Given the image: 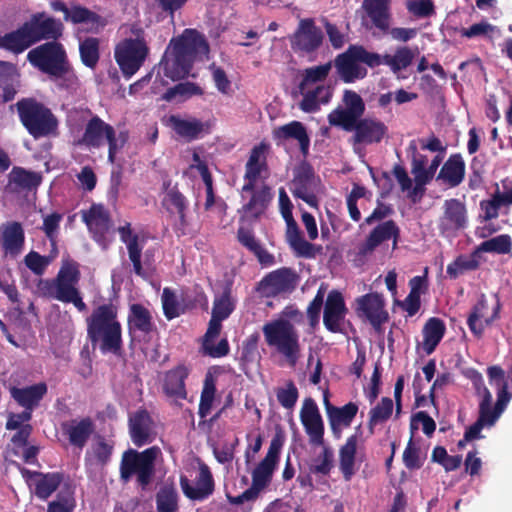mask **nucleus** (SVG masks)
Segmentation results:
<instances>
[{"label": "nucleus", "instance_id": "8fccbe9b", "mask_svg": "<svg viewBox=\"0 0 512 512\" xmlns=\"http://www.w3.org/2000/svg\"><path fill=\"white\" fill-rule=\"evenodd\" d=\"M9 184H14L18 190L31 191L36 189L42 182V176L22 167H13L9 175Z\"/></svg>", "mask_w": 512, "mask_h": 512}, {"label": "nucleus", "instance_id": "4d7b16f0", "mask_svg": "<svg viewBox=\"0 0 512 512\" xmlns=\"http://www.w3.org/2000/svg\"><path fill=\"white\" fill-rule=\"evenodd\" d=\"M414 56L413 51L409 47H398L394 55H384V65L389 66L391 71L397 74L412 64Z\"/></svg>", "mask_w": 512, "mask_h": 512}, {"label": "nucleus", "instance_id": "9b49d317", "mask_svg": "<svg viewBox=\"0 0 512 512\" xmlns=\"http://www.w3.org/2000/svg\"><path fill=\"white\" fill-rule=\"evenodd\" d=\"M149 48L143 38H128L115 47L114 58L123 76L131 78L143 65Z\"/></svg>", "mask_w": 512, "mask_h": 512}, {"label": "nucleus", "instance_id": "f8f14e48", "mask_svg": "<svg viewBox=\"0 0 512 512\" xmlns=\"http://www.w3.org/2000/svg\"><path fill=\"white\" fill-rule=\"evenodd\" d=\"M385 306L384 296L371 292L355 299L354 310L358 318L369 322L376 332H381L383 324L389 320Z\"/></svg>", "mask_w": 512, "mask_h": 512}, {"label": "nucleus", "instance_id": "f03ea898", "mask_svg": "<svg viewBox=\"0 0 512 512\" xmlns=\"http://www.w3.org/2000/svg\"><path fill=\"white\" fill-rule=\"evenodd\" d=\"M87 338L92 347L102 353L119 355L122 350V326L118 320V307L112 303L99 305L86 319Z\"/></svg>", "mask_w": 512, "mask_h": 512}, {"label": "nucleus", "instance_id": "680f3d73", "mask_svg": "<svg viewBox=\"0 0 512 512\" xmlns=\"http://www.w3.org/2000/svg\"><path fill=\"white\" fill-rule=\"evenodd\" d=\"M215 393V380L211 373H207L204 379L198 408V414L200 418H205L210 413L215 398Z\"/></svg>", "mask_w": 512, "mask_h": 512}, {"label": "nucleus", "instance_id": "aec40b11", "mask_svg": "<svg viewBox=\"0 0 512 512\" xmlns=\"http://www.w3.org/2000/svg\"><path fill=\"white\" fill-rule=\"evenodd\" d=\"M393 240V249L398 245L400 239V228L394 220H387L374 227L365 241L358 246V255L366 257L372 254L375 249L385 241Z\"/></svg>", "mask_w": 512, "mask_h": 512}, {"label": "nucleus", "instance_id": "7c9ffc66", "mask_svg": "<svg viewBox=\"0 0 512 512\" xmlns=\"http://www.w3.org/2000/svg\"><path fill=\"white\" fill-rule=\"evenodd\" d=\"M61 428L63 434L68 437L69 443L76 448L82 449L94 433L95 424L93 419L87 416L64 422Z\"/></svg>", "mask_w": 512, "mask_h": 512}, {"label": "nucleus", "instance_id": "a211bd4d", "mask_svg": "<svg viewBox=\"0 0 512 512\" xmlns=\"http://www.w3.org/2000/svg\"><path fill=\"white\" fill-rule=\"evenodd\" d=\"M298 276L291 268L282 267L265 275L257 290L266 297L277 296L295 289Z\"/></svg>", "mask_w": 512, "mask_h": 512}, {"label": "nucleus", "instance_id": "ea45409f", "mask_svg": "<svg viewBox=\"0 0 512 512\" xmlns=\"http://www.w3.org/2000/svg\"><path fill=\"white\" fill-rule=\"evenodd\" d=\"M20 88V74L15 64L0 60V104L14 100Z\"/></svg>", "mask_w": 512, "mask_h": 512}, {"label": "nucleus", "instance_id": "6e6d98bb", "mask_svg": "<svg viewBox=\"0 0 512 512\" xmlns=\"http://www.w3.org/2000/svg\"><path fill=\"white\" fill-rule=\"evenodd\" d=\"M63 479V474L60 472L41 473L35 483V495L42 500L48 499L58 489Z\"/></svg>", "mask_w": 512, "mask_h": 512}, {"label": "nucleus", "instance_id": "f257e3e1", "mask_svg": "<svg viewBox=\"0 0 512 512\" xmlns=\"http://www.w3.org/2000/svg\"><path fill=\"white\" fill-rule=\"evenodd\" d=\"M208 53L209 45L204 35L195 29H185L170 40L160 66L171 80L184 79L189 76L194 62Z\"/></svg>", "mask_w": 512, "mask_h": 512}, {"label": "nucleus", "instance_id": "58836bf2", "mask_svg": "<svg viewBox=\"0 0 512 512\" xmlns=\"http://www.w3.org/2000/svg\"><path fill=\"white\" fill-rule=\"evenodd\" d=\"M465 172L466 164L462 155L454 153L444 162L436 176V180L441 181L450 188H455L463 182Z\"/></svg>", "mask_w": 512, "mask_h": 512}, {"label": "nucleus", "instance_id": "dca6fc26", "mask_svg": "<svg viewBox=\"0 0 512 512\" xmlns=\"http://www.w3.org/2000/svg\"><path fill=\"white\" fill-rule=\"evenodd\" d=\"M81 217L93 240L104 249L107 248L109 244L107 234L111 228V217L105 206L94 203L89 209L81 210Z\"/></svg>", "mask_w": 512, "mask_h": 512}, {"label": "nucleus", "instance_id": "338daca9", "mask_svg": "<svg viewBox=\"0 0 512 512\" xmlns=\"http://www.w3.org/2000/svg\"><path fill=\"white\" fill-rule=\"evenodd\" d=\"M279 404L285 409H293L297 403L299 392L292 380L285 383V386L275 390Z\"/></svg>", "mask_w": 512, "mask_h": 512}, {"label": "nucleus", "instance_id": "69168bd1", "mask_svg": "<svg viewBox=\"0 0 512 512\" xmlns=\"http://www.w3.org/2000/svg\"><path fill=\"white\" fill-rule=\"evenodd\" d=\"M358 118L345 108L338 107L328 114V122L331 126L341 127L345 131H353Z\"/></svg>", "mask_w": 512, "mask_h": 512}, {"label": "nucleus", "instance_id": "e2e57ef3", "mask_svg": "<svg viewBox=\"0 0 512 512\" xmlns=\"http://www.w3.org/2000/svg\"><path fill=\"white\" fill-rule=\"evenodd\" d=\"M332 68V63L327 62L322 65L309 67L304 70L303 78L299 83V89L301 92L304 89L314 83L323 82L328 77Z\"/></svg>", "mask_w": 512, "mask_h": 512}, {"label": "nucleus", "instance_id": "864d4df0", "mask_svg": "<svg viewBox=\"0 0 512 512\" xmlns=\"http://www.w3.org/2000/svg\"><path fill=\"white\" fill-rule=\"evenodd\" d=\"M79 54L83 65L94 69L100 59V40L96 37L79 38Z\"/></svg>", "mask_w": 512, "mask_h": 512}, {"label": "nucleus", "instance_id": "412c9836", "mask_svg": "<svg viewBox=\"0 0 512 512\" xmlns=\"http://www.w3.org/2000/svg\"><path fill=\"white\" fill-rule=\"evenodd\" d=\"M323 37L312 18L302 19L291 38V46L295 51L312 53L322 45Z\"/></svg>", "mask_w": 512, "mask_h": 512}, {"label": "nucleus", "instance_id": "bb28decb", "mask_svg": "<svg viewBox=\"0 0 512 512\" xmlns=\"http://www.w3.org/2000/svg\"><path fill=\"white\" fill-rule=\"evenodd\" d=\"M242 197L246 193H250L251 197L247 203H245L242 208L239 210L242 213L241 219L252 218L257 220L260 218L262 214H264L267 209L269 203L273 199V193L267 184L263 183L260 187H256L254 184L253 190L242 191Z\"/></svg>", "mask_w": 512, "mask_h": 512}, {"label": "nucleus", "instance_id": "5701e85b", "mask_svg": "<svg viewBox=\"0 0 512 512\" xmlns=\"http://www.w3.org/2000/svg\"><path fill=\"white\" fill-rule=\"evenodd\" d=\"M163 188L165 190L164 196L162 198L161 204L162 207L172 216H178V224L176 225L177 230H181L182 234H184L185 228L188 225V221L186 218V212L188 210V200L181 193L177 187V185L171 187V181H164Z\"/></svg>", "mask_w": 512, "mask_h": 512}, {"label": "nucleus", "instance_id": "7ed1b4c3", "mask_svg": "<svg viewBox=\"0 0 512 512\" xmlns=\"http://www.w3.org/2000/svg\"><path fill=\"white\" fill-rule=\"evenodd\" d=\"M80 276L78 263L67 261L63 263L54 279H41L38 289L42 296L63 303H72L78 311L83 312L87 306L77 288Z\"/></svg>", "mask_w": 512, "mask_h": 512}, {"label": "nucleus", "instance_id": "09e8293b", "mask_svg": "<svg viewBox=\"0 0 512 512\" xmlns=\"http://www.w3.org/2000/svg\"><path fill=\"white\" fill-rule=\"evenodd\" d=\"M169 123L175 133L187 141L198 139L204 131V124L199 119L185 120L172 115Z\"/></svg>", "mask_w": 512, "mask_h": 512}, {"label": "nucleus", "instance_id": "2eb2a0df", "mask_svg": "<svg viewBox=\"0 0 512 512\" xmlns=\"http://www.w3.org/2000/svg\"><path fill=\"white\" fill-rule=\"evenodd\" d=\"M283 446V438L276 434L271 442L266 456L257 464L252 471L251 487L260 493L272 481L273 472L279 461V455Z\"/></svg>", "mask_w": 512, "mask_h": 512}, {"label": "nucleus", "instance_id": "bf43d9fd", "mask_svg": "<svg viewBox=\"0 0 512 512\" xmlns=\"http://www.w3.org/2000/svg\"><path fill=\"white\" fill-rule=\"evenodd\" d=\"M203 94L204 91L198 84L186 81L167 89L163 95V99L173 101L179 97L180 100H186L192 96H201Z\"/></svg>", "mask_w": 512, "mask_h": 512}, {"label": "nucleus", "instance_id": "c9c22d12", "mask_svg": "<svg viewBox=\"0 0 512 512\" xmlns=\"http://www.w3.org/2000/svg\"><path fill=\"white\" fill-rule=\"evenodd\" d=\"M189 374L190 371L184 364H179L168 370L164 375L162 385L165 395L171 398L185 400L187 398L185 381Z\"/></svg>", "mask_w": 512, "mask_h": 512}, {"label": "nucleus", "instance_id": "6e6552de", "mask_svg": "<svg viewBox=\"0 0 512 512\" xmlns=\"http://www.w3.org/2000/svg\"><path fill=\"white\" fill-rule=\"evenodd\" d=\"M160 453L156 446L138 452L129 449L123 453L120 464V477L128 482L133 475L137 476V482L142 487L148 486L154 475L155 460Z\"/></svg>", "mask_w": 512, "mask_h": 512}, {"label": "nucleus", "instance_id": "4be33fe9", "mask_svg": "<svg viewBox=\"0 0 512 512\" xmlns=\"http://www.w3.org/2000/svg\"><path fill=\"white\" fill-rule=\"evenodd\" d=\"M334 67L344 83H353L367 76V69L361 65L356 45H350L345 52L338 54L334 59Z\"/></svg>", "mask_w": 512, "mask_h": 512}, {"label": "nucleus", "instance_id": "72a5a7b5", "mask_svg": "<svg viewBox=\"0 0 512 512\" xmlns=\"http://www.w3.org/2000/svg\"><path fill=\"white\" fill-rule=\"evenodd\" d=\"M222 320L211 317L206 333L203 337L202 350L204 355L212 358H221L229 354L230 346L227 338H222L217 345L215 339L220 335Z\"/></svg>", "mask_w": 512, "mask_h": 512}, {"label": "nucleus", "instance_id": "b1692460", "mask_svg": "<svg viewBox=\"0 0 512 512\" xmlns=\"http://www.w3.org/2000/svg\"><path fill=\"white\" fill-rule=\"evenodd\" d=\"M353 131V144H378L388 136V126L377 118H359Z\"/></svg>", "mask_w": 512, "mask_h": 512}, {"label": "nucleus", "instance_id": "4c0bfd02", "mask_svg": "<svg viewBox=\"0 0 512 512\" xmlns=\"http://www.w3.org/2000/svg\"><path fill=\"white\" fill-rule=\"evenodd\" d=\"M391 0H363L362 8L371 21V26L387 34L391 22Z\"/></svg>", "mask_w": 512, "mask_h": 512}, {"label": "nucleus", "instance_id": "473e14b6", "mask_svg": "<svg viewBox=\"0 0 512 512\" xmlns=\"http://www.w3.org/2000/svg\"><path fill=\"white\" fill-rule=\"evenodd\" d=\"M315 184L313 167L307 162L299 165L295 170L293 179L294 196L311 205L315 199L313 195Z\"/></svg>", "mask_w": 512, "mask_h": 512}, {"label": "nucleus", "instance_id": "5fc2aeb1", "mask_svg": "<svg viewBox=\"0 0 512 512\" xmlns=\"http://www.w3.org/2000/svg\"><path fill=\"white\" fill-rule=\"evenodd\" d=\"M479 253L475 250L470 255H459L453 262L448 264L446 273L451 279H457L468 271H474L479 267Z\"/></svg>", "mask_w": 512, "mask_h": 512}, {"label": "nucleus", "instance_id": "1a4fd4ad", "mask_svg": "<svg viewBox=\"0 0 512 512\" xmlns=\"http://www.w3.org/2000/svg\"><path fill=\"white\" fill-rule=\"evenodd\" d=\"M54 11L63 13V20L73 25H78L77 34H99L107 25V20L100 14L90 10L89 8L71 3L67 5L60 0L51 2Z\"/></svg>", "mask_w": 512, "mask_h": 512}, {"label": "nucleus", "instance_id": "cd10ccee", "mask_svg": "<svg viewBox=\"0 0 512 512\" xmlns=\"http://www.w3.org/2000/svg\"><path fill=\"white\" fill-rule=\"evenodd\" d=\"M180 486L184 495L193 501H203L214 491L213 476L206 465L200 468L196 483L193 486L186 476L180 477Z\"/></svg>", "mask_w": 512, "mask_h": 512}, {"label": "nucleus", "instance_id": "a878e982", "mask_svg": "<svg viewBox=\"0 0 512 512\" xmlns=\"http://www.w3.org/2000/svg\"><path fill=\"white\" fill-rule=\"evenodd\" d=\"M346 313L347 307L342 294L337 290L330 291L324 306L323 323L325 328L332 333H342Z\"/></svg>", "mask_w": 512, "mask_h": 512}, {"label": "nucleus", "instance_id": "603ef678", "mask_svg": "<svg viewBox=\"0 0 512 512\" xmlns=\"http://www.w3.org/2000/svg\"><path fill=\"white\" fill-rule=\"evenodd\" d=\"M31 47L27 34L24 30L23 25L18 29L0 35V48L6 51L12 52L16 55L24 52L26 49Z\"/></svg>", "mask_w": 512, "mask_h": 512}, {"label": "nucleus", "instance_id": "052dcab7", "mask_svg": "<svg viewBox=\"0 0 512 512\" xmlns=\"http://www.w3.org/2000/svg\"><path fill=\"white\" fill-rule=\"evenodd\" d=\"M393 401L389 397H383L381 401L369 412L368 428L371 434L374 433V427L386 422L392 415Z\"/></svg>", "mask_w": 512, "mask_h": 512}, {"label": "nucleus", "instance_id": "c756f323", "mask_svg": "<svg viewBox=\"0 0 512 512\" xmlns=\"http://www.w3.org/2000/svg\"><path fill=\"white\" fill-rule=\"evenodd\" d=\"M268 145L264 142L255 145L251 151L248 161L245 165L244 180L245 183L242 186V191L253 190L254 184L257 183L261 173L267 170V159L266 152Z\"/></svg>", "mask_w": 512, "mask_h": 512}, {"label": "nucleus", "instance_id": "9d476101", "mask_svg": "<svg viewBox=\"0 0 512 512\" xmlns=\"http://www.w3.org/2000/svg\"><path fill=\"white\" fill-rule=\"evenodd\" d=\"M506 407L507 397L504 391L499 395V401H496L495 405L492 407V394L488 388H484L483 398L479 402L478 418L466 429L464 442L482 438L481 430L484 427L494 426Z\"/></svg>", "mask_w": 512, "mask_h": 512}, {"label": "nucleus", "instance_id": "79ce46f5", "mask_svg": "<svg viewBox=\"0 0 512 512\" xmlns=\"http://www.w3.org/2000/svg\"><path fill=\"white\" fill-rule=\"evenodd\" d=\"M47 390L46 383L39 382L23 388L13 386L10 388V395L21 407L33 411L46 395Z\"/></svg>", "mask_w": 512, "mask_h": 512}, {"label": "nucleus", "instance_id": "423d86ee", "mask_svg": "<svg viewBox=\"0 0 512 512\" xmlns=\"http://www.w3.org/2000/svg\"><path fill=\"white\" fill-rule=\"evenodd\" d=\"M268 346L285 356L291 365H295L300 356L299 334L294 325L286 319H276L262 328Z\"/></svg>", "mask_w": 512, "mask_h": 512}, {"label": "nucleus", "instance_id": "774afa93", "mask_svg": "<svg viewBox=\"0 0 512 512\" xmlns=\"http://www.w3.org/2000/svg\"><path fill=\"white\" fill-rule=\"evenodd\" d=\"M333 468V452L324 446L320 455L314 459L310 466V472L315 475L327 476Z\"/></svg>", "mask_w": 512, "mask_h": 512}, {"label": "nucleus", "instance_id": "6ab92c4d", "mask_svg": "<svg viewBox=\"0 0 512 512\" xmlns=\"http://www.w3.org/2000/svg\"><path fill=\"white\" fill-rule=\"evenodd\" d=\"M300 421L313 446H324V422L312 398H305L300 410Z\"/></svg>", "mask_w": 512, "mask_h": 512}, {"label": "nucleus", "instance_id": "0eeeda50", "mask_svg": "<svg viewBox=\"0 0 512 512\" xmlns=\"http://www.w3.org/2000/svg\"><path fill=\"white\" fill-rule=\"evenodd\" d=\"M27 60L41 72L56 79L63 78L71 69L66 51L58 41H48L31 49Z\"/></svg>", "mask_w": 512, "mask_h": 512}, {"label": "nucleus", "instance_id": "f3484780", "mask_svg": "<svg viewBox=\"0 0 512 512\" xmlns=\"http://www.w3.org/2000/svg\"><path fill=\"white\" fill-rule=\"evenodd\" d=\"M127 329L131 341L151 340V335L157 332L150 311L142 304L135 303L129 308Z\"/></svg>", "mask_w": 512, "mask_h": 512}, {"label": "nucleus", "instance_id": "ddd939ff", "mask_svg": "<svg viewBox=\"0 0 512 512\" xmlns=\"http://www.w3.org/2000/svg\"><path fill=\"white\" fill-rule=\"evenodd\" d=\"M492 301L491 314L488 315V299L486 295L482 293L467 318V325L471 333L477 338L482 337L486 326H490L500 317L502 304L497 293L492 294Z\"/></svg>", "mask_w": 512, "mask_h": 512}, {"label": "nucleus", "instance_id": "a18cd8bd", "mask_svg": "<svg viewBox=\"0 0 512 512\" xmlns=\"http://www.w3.org/2000/svg\"><path fill=\"white\" fill-rule=\"evenodd\" d=\"M446 332V326L442 319L431 317L423 326V350L427 355L432 354L441 342Z\"/></svg>", "mask_w": 512, "mask_h": 512}, {"label": "nucleus", "instance_id": "4468645a", "mask_svg": "<svg viewBox=\"0 0 512 512\" xmlns=\"http://www.w3.org/2000/svg\"><path fill=\"white\" fill-rule=\"evenodd\" d=\"M22 25L31 46L41 40L57 41L63 34V24L53 17H47L44 12L33 14Z\"/></svg>", "mask_w": 512, "mask_h": 512}, {"label": "nucleus", "instance_id": "13d9d810", "mask_svg": "<svg viewBox=\"0 0 512 512\" xmlns=\"http://www.w3.org/2000/svg\"><path fill=\"white\" fill-rule=\"evenodd\" d=\"M235 309V300L232 297L230 286H226L220 296L216 297L213 302L211 317L225 320Z\"/></svg>", "mask_w": 512, "mask_h": 512}, {"label": "nucleus", "instance_id": "20e7f679", "mask_svg": "<svg viewBox=\"0 0 512 512\" xmlns=\"http://www.w3.org/2000/svg\"><path fill=\"white\" fill-rule=\"evenodd\" d=\"M19 119L35 139L54 134L58 120L52 111L34 98H23L16 103Z\"/></svg>", "mask_w": 512, "mask_h": 512}, {"label": "nucleus", "instance_id": "37998d69", "mask_svg": "<svg viewBox=\"0 0 512 512\" xmlns=\"http://www.w3.org/2000/svg\"><path fill=\"white\" fill-rule=\"evenodd\" d=\"M286 240L297 257L314 258L316 256L314 244L306 241L294 218L285 220Z\"/></svg>", "mask_w": 512, "mask_h": 512}, {"label": "nucleus", "instance_id": "393cba45", "mask_svg": "<svg viewBox=\"0 0 512 512\" xmlns=\"http://www.w3.org/2000/svg\"><path fill=\"white\" fill-rule=\"evenodd\" d=\"M153 426V419L146 409H138L129 415V434L135 446L142 447L154 440Z\"/></svg>", "mask_w": 512, "mask_h": 512}, {"label": "nucleus", "instance_id": "a19ab883", "mask_svg": "<svg viewBox=\"0 0 512 512\" xmlns=\"http://www.w3.org/2000/svg\"><path fill=\"white\" fill-rule=\"evenodd\" d=\"M237 240L257 258L261 266L269 267L275 264L274 255L261 245L252 229L239 227L237 230Z\"/></svg>", "mask_w": 512, "mask_h": 512}, {"label": "nucleus", "instance_id": "de8ad7c7", "mask_svg": "<svg viewBox=\"0 0 512 512\" xmlns=\"http://www.w3.org/2000/svg\"><path fill=\"white\" fill-rule=\"evenodd\" d=\"M333 91L329 85H318L313 90L303 94L300 108L307 113L319 110L320 104H327L332 98Z\"/></svg>", "mask_w": 512, "mask_h": 512}, {"label": "nucleus", "instance_id": "49530a36", "mask_svg": "<svg viewBox=\"0 0 512 512\" xmlns=\"http://www.w3.org/2000/svg\"><path fill=\"white\" fill-rule=\"evenodd\" d=\"M358 437L351 435L339 450V467L346 481H350L355 474V458L357 453Z\"/></svg>", "mask_w": 512, "mask_h": 512}, {"label": "nucleus", "instance_id": "39448f33", "mask_svg": "<svg viewBox=\"0 0 512 512\" xmlns=\"http://www.w3.org/2000/svg\"><path fill=\"white\" fill-rule=\"evenodd\" d=\"M127 141V131H121L117 136L112 125L95 115L87 122L79 143L89 148H100L106 142L108 144V161L113 164L117 152L124 147Z\"/></svg>", "mask_w": 512, "mask_h": 512}, {"label": "nucleus", "instance_id": "2f4dec72", "mask_svg": "<svg viewBox=\"0 0 512 512\" xmlns=\"http://www.w3.org/2000/svg\"><path fill=\"white\" fill-rule=\"evenodd\" d=\"M273 138L278 144L290 139L296 140L302 156L306 158L309 154L310 137L305 125L300 121L293 120L277 127L273 131Z\"/></svg>", "mask_w": 512, "mask_h": 512}, {"label": "nucleus", "instance_id": "0e129e2a", "mask_svg": "<svg viewBox=\"0 0 512 512\" xmlns=\"http://www.w3.org/2000/svg\"><path fill=\"white\" fill-rule=\"evenodd\" d=\"M512 247L511 238L507 234L498 235L480 243L476 248L477 252H488L497 254H507Z\"/></svg>", "mask_w": 512, "mask_h": 512}, {"label": "nucleus", "instance_id": "f704fd0d", "mask_svg": "<svg viewBox=\"0 0 512 512\" xmlns=\"http://www.w3.org/2000/svg\"><path fill=\"white\" fill-rule=\"evenodd\" d=\"M2 248L6 254L19 255L25 245V232L18 221H7L0 226Z\"/></svg>", "mask_w": 512, "mask_h": 512}, {"label": "nucleus", "instance_id": "3c124183", "mask_svg": "<svg viewBox=\"0 0 512 512\" xmlns=\"http://www.w3.org/2000/svg\"><path fill=\"white\" fill-rule=\"evenodd\" d=\"M157 512H178L179 495L173 483L162 485L155 495Z\"/></svg>", "mask_w": 512, "mask_h": 512}, {"label": "nucleus", "instance_id": "c03bdc74", "mask_svg": "<svg viewBox=\"0 0 512 512\" xmlns=\"http://www.w3.org/2000/svg\"><path fill=\"white\" fill-rule=\"evenodd\" d=\"M324 406L333 432L340 426H350L358 412V406L354 402H349L342 407H336L330 403L327 395L324 396Z\"/></svg>", "mask_w": 512, "mask_h": 512}, {"label": "nucleus", "instance_id": "c85d7f7f", "mask_svg": "<svg viewBox=\"0 0 512 512\" xmlns=\"http://www.w3.org/2000/svg\"><path fill=\"white\" fill-rule=\"evenodd\" d=\"M443 215L439 228L444 232L458 231L467 226V210L465 204L456 198L445 200Z\"/></svg>", "mask_w": 512, "mask_h": 512}, {"label": "nucleus", "instance_id": "e433bc0d", "mask_svg": "<svg viewBox=\"0 0 512 512\" xmlns=\"http://www.w3.org/2000/svg\"><path fill=\"white\" fill-rule=\"evenodd\" d=\"M120 240L125 243L129 260L133 265V271L136 275L144 277L145 272L142 267L143 243H140L139 236L132 231L131 223L126 222L118 228Z\"/></svg>", "mask_w": 512, "mask_h": 512}]
</instances>
